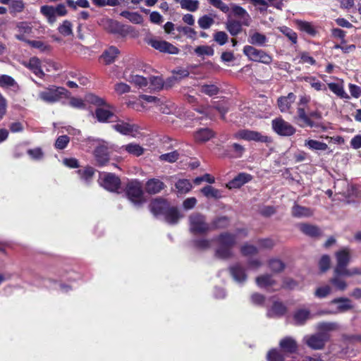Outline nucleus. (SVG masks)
<instances>
[{
    "label": "nucleus",
    "mask_w": 361,
    "mask_h": 361,
    "mask_svg": "<svg viewBox=\"0 0 361 361\" xmlns=\"http://www.w3.org/2000/svg\"><path fill=\"white\" fill-rule=\"evenodd\" d=\"M169 204L164 199L156 198L149 204V209L155 216L164 218Z\"/></svg>",
    "instance_id": "13"
},
{
    "label": "nucleus",
    "mask_w": 361,
    "mask_h": 361,
    "mask_svg": "<svg viewBox=\"0 0 361 361\" xmlns=\"http://www.w3.org/2000/svg\"><path fill=\"white\" fill-rule=\"evenodd\" d=\"M197 23L200 28L207 30L214 23V20L209 15H204L199 18Z\"/></svg>",
    "instance_id": "53"
},
{
    "label": "nucleus",
    "mask_w": 361,
    "mask_h": 361,
    "mask_svg": "<svg viewBox=\"0 0 361 361\" xmlns=\"http://www.w3.org/2000/svg\"><path fill=\"white\" fill-rule=\"evenodd\" d=\"M302 233L312 238H318L322 233L319 227H300Z\"/></svg>",
    "instance_id": "58"
},
{
    "label": "nucleus",
    "mask_w": 361,
    "mask_h": 361,
    "mask_svg": "<svg viewBox=\"0 0 361 361\" xmlns=\"http://www.w3.org/2000/svg\"><path fill=\"white\" fill-rule=\"evenodd\" d=\"M173 80V79H169L166 82H164L163 78L159 76H151L149 78V82L150 84V88L155 91H159L163 89L164 85L167 87H171L170 82Z\"/></svg>",
    "instance_id": "29"
},
{
    "label": "nucleus",
    "mask_w": 361,
    "mask_h": 361,
    "mask_svg": "<svg viewBox=\"0 0 361 361\" xmlns=\"http://www.w3.org/2000/svg\"><path fill=\"white\" fill-rule=\"evenodd\" d=\"M330 335L326 332H318L310 336L306 340V344L313 350H322L329 341Z\"/></svg>",
    "instance_id": "9"
},
{
    "label": "nucleus",
    "mask_w": 361,
    "mask_h": 361,
    "mask_svg": "<svg viewBox=\"0 0 361 361\" xmlns=\"http://www.w3.org/2000/svg\"><path fill=\"white\" fill-rule=\"evenodd\" d=\"M297 24L300 30L304 31L310 35H314L316 34V31L311 23L306 21L298 20Z\"/></svg>",
    "instance_id": "60"
},
{
    "label": "nucleus",
    "mask_w": 361,
    "mask_h": 361,
    "mask_svg": "<svg viewBox=\"0 0 361 361\" xmlns=\"http://www.w3.org/2000/svg\"><path fill=\"white\" fill-rule=\"evenodd\" d=\"M331 288L329 285L318 287L314 291V296L318 298H324L330 295Z\"/></svg>",
    "instance_id": "57"
},
{
    "label": "nucleus",
    "mask_w": 361,
    "mask_h": 361,
    "mask_svg": "<svg viewBox=\"0 0 361 361\" xmlns=\"http://www.w3.org/2000/svg\"><path fill=\"white\" fill-rule=\"evenodd\" d=\"M85 99L87 103L97 106V108L101 106L111 108V106L107 104L104 99L99 97L92 93H89L86 94Z\"/></svg>",
    "instance_id": "35"
},
{
    "label": "nucleus",
    "mask_w": 361,
    "mask_h": 361,
    "mask_svg": "<svg viewBox=\"0 0 361 361\" xmlns=\"http://www.w3.org/2000/svg\"><path fill=\"white\" fill-rule=\"evenodd\" d=\"M331 265V259L328 255H324L322 256L319 261V267L322 273L327 271Z\"/></svg>",
    "instance_id": "62"
},
{
    "label": "nucleus",
    "mask_w": 361,
    "mask_h": 361,
    "mask_svg": "<svg viewBox=\"0 0 361 361\" xmlns=\"http://www.w3.org/2000/svg\"><path fill=\"white\" fill-rule=\"evenodd\" d=\"M127 80L131 83H134L139 87H144L147 86L148 80L146 78L139 75H130Z\"/></svg>",
    "instance_id": "49"
},
{
    "label": "nucleus",
    "mask_w": 361,
    "mask_h": 361,
    "mask_svg": "<svg viewBox=\"0 0 361 361\" xmlns=\"http://www.w3.org/2000/svg\"><path fill=\"white\" fill-rule=\"evenodd\" d=\"M40 12L44 15L49 23L53 24L56 20V14L54 12V6H42L40 8Z\"/></svg>",
    "instance_id": "42"
},
{
    "label": "nucleus",
    "mask_w": 361,
    "mask_h": 361,
    "mask_svg": "<svg viewBox=\"0 0 361 361\" xmlns=\"http://www.w3.org/2000/svg\"><path fill=\"white\" fill-rule=\"evenodd\" d=\"M175 187L177 190V192L179 195L186 194L192 188V183L188 179H179L175 183Z\"/></svg>",
    "instance_id": "38"
},
{
    "label": "nucleus",
    "mask_w": 361,
    "mask_h": 361,
    "mask_svg": "<svg viewBox=\"0 0 361 361\" xmlns=\"http://www.w3.org/2000/svg\"><path fill=\"white\" fill-rule=\"evenodd\" d=\"M183 217V215L180 212L178 207L174 206L168 207V209L163 219L170 224H176L178 222V220Z\"/></svg>",
    "instance_id": "22"
},
{
    "label": "nucleus",
    "mask_w": 361,
    "mask_h": 361,
    "mask_svg": "<svg viewBox=\"0 0 361 361\" xmlns=\"http://www.w3.org/2000/svg\"><path fill=\"white\" fill-rule=\"evenodd\" d=\"M200 92L203 94H205L209 97H212L216 95L219 92V88L213 84L211 85H202L200 87Z\"/></svg>",
    "instance_id": "54"
},
{
    "label": "nucleus",
    "mask_w": 361,
    "mask_h": 361,
    "mask_svg": "<svg viewBox=\"0 0 361 361\" xmlns=\"http://www.w3.org/2000/svg\"><path fill=\"white\" fill-rule=\"evenodd\" d=\"M287 312L286 306L281 302L275 301L273 302L269 314L280 317L283 316Z\"/></svg>",
    "instance_id": "41"
},
{
    "label": "nucleus",
    "mask_w": 361,
    "mask_h": 361,
    "mask_svg": "<svg viewBox=\"0 0 361 361\" xmlns=\"http://www.w3.org/2000/svg\"><path fill=\"white\" fill-rule=\"evenodd\" d=\"M194 51L198 56H212L214 54V50L212 47L208 45L198 46L195 49Z\"/></svg>",
    "instance_id": "48"
},
{
    "label": "nucleus",
    "mask_w": 361,
    "mask_h": 361,
    "mask_svg": "<svg viewBox=\"0 0 361 361\" xmlns=\"http://www.w3.org/2000/svg\"><path fill=\"white\" fill-rule=\"evenodd\" d=\"M331 304H337L336 312H345L353 309L352 300L348 298L340 297L333 299Z\"/></svg>",
    "instance_id": "20"
},
{
    "label": "nucleus",
    "mask_w": 361,
    "mask_h": 361,
    "mask_svg": "<svg viewBox=\"0 0 361 361\" xmlns=\"http://www.w3.org/2000/svg\"><path fill=\"white\" fill-rule=\"evenodd\" d=\"M292 215L296 218L309 217L312 215V210L307 207L300 206L296 203L291 209Z\"/></svg>",
    "instance_id": "30"
},
{
    "label": "nucleus",
    "mask_w": 361,
    "mask_h": 361,
    "mask_svg": "<svg viewBox=\"0 0 361 361\" xmlns=\"http://www.w3.org/2000/svg\"><path fill=\"white\" fill-rule=\"evenodd\" d=\"M94 154L95 160L99 166H105L109 161L108 148L104 145L96 147Z\"/></svg>",
    "instance_id": "19"
},
{
    "label": "nucleus",
    "mask_w": 361,
    "mask_h": 361,
    "mask_svg": "<svg viewBox=\"0 0 361 361\" xmlns=\"http://www.w3.org/2000/svg\"><path fill=\"white\" fill-rule=\"evenodd\" d=\"M345 276V274H339L336 272H334V276L329 280V283L334 286L336 290L340 291H344L347 287L348 283L342 279Z\"/></svg>",
    "instance_id": "28"
},
{
    "label": "nucleus",
    "mask_w": 361,
    "mask_h": 361,
    "mask_svg": "<svg viewBox=\"0 0 361 361\" xmlns=\"http://www.w3.org/2000/svg\"><path fill=\"white\" fill-rule=\"evenodd\" d=\"M242 21L236 20H228L226 23V28L232 36H236L242 31Z\"/></svg>",
    "instance_id": "36"
},
{
    "label": "nucleus",
    "mask_w": 361,
    "mask_h": 361,
    "mask_svg": "<svg viewBox=\"0 0 361 361\" xmlns=\"http://www.w3.org/2000/svg\"><path fill=\"white\" fill-rule=\"evenodd\" d=\"M310 317V311L307 309L297 310L293 314L295 324L298 326L304 325Z\"/></svg>",
    "instance_id": "33"
},
{
    "label": "nucleus",
    "mask_w": 361,
    "mask_h": 361,
    "mask_svg": "<svg viewBox=\"0 0 361 361\" xmlns=\"http://www.w3.org/2000/svg\"><path fill=\"white\" fill-rule=\"evenodd\" d=\"M113 107L111 106V109ZM111 108L104 109L102 106L96 109L94 116L100 123H106L114 116V114L110 110Z\"/></svg>",
    "instance_id": "25"
},
{
    "label": "nucleus",
    "mask_w": 361,
    "mask_h": 361,
    "mask_svg": "<svg viewBox=\"0 0 361 361\" xmlns=\"http://www.w3.org/2000/svg\"><path fill=\"white\" fill-rule=\"evenodd\" d=\"M189 220L190 226H207L205 216L199 212L192 214Z\"/></svg>",
    "instance_id": "45"
},
{
    "label": "nucleus",
    "mask_w": 361,
    "mask_h": 361,
    "mask_svg": "<svg viewBox=\"0 0 361 361\" xmlns=\"http://www.w3.org/2000/svg\"><path fill=\"white\" fill-rule=\"evenodd\" d=\"M237 236L235 234L223 233L220 234L216 241L219 247L216 250L215 255L220 259H228L232 257V248L236 244Z\"/></svg>",
    "instance_id": "2"
},
{
    "label": "nucleus",
    "mask_w": 361,
    "mask_h": 361,
    "mask_svg": "<svg viewBox=\"0 0 361 361\" xmlns=\"http://www.w3.org/2000/svg\"><path fill=\"white\" fill-rule=\"evenodd\" d=\"M200 191L203 195L208 199L212 198L214 200H219L223 197L221 190L216 189L209 185L202 188Z\"/></svg>",
    "instance_id": "34"
},
{
    "label": "nucleus",
    "mask_w": 361,
    "mask_h": 361,
    "mask_svg": "<svg viewBox=\"0 0 361 361\" xmlns=\"http://www.w3.org/2000/svg\"><path fill=\"white\" fill-rule=\"evenodd\" d=\"M0 87L2 88L14 87L19 88L16 81L11 76L8 75H0Z\"/></svg>",
    "instance_id": "44"
},
{
    "label": "nucleus",
    "mask_w": 361,
    "mask_h": 361,
    "mask_svg": "<svg viewBox=\"0 0 361 361\" xmlns=\"http://www.w3.org/2000/svg\"><path fill=\"white\" fill-rule=\"evenodd\" d=\"M243 52L251 61L269 65L273 61L272 56L267 52L262 49H258L252 45H245L243 47Z\"/></svg>",
    "instance_id": "5"
},
{
    "label": "nucleus",
    "mask_w": 361,
    "mask_h": 361,
    "mask_svg": "<svg viewBox=\"0 0 361 361\" xmlns=\"http://www.w3.org/2000/svg\"><path fill=\"white\" fill-rule=\"evenodd\" d=\"M297 114L298 119L302 121L305 126L310 128L326 129L321 122L322 116L320 111L316 110L307 114L304 108L298 107Z\"/></svg>",
    "instance_id": "4"
},
{
    "label": "nucleus",
    "mask_w": 361,
    "mask_h": 361,
    "mask_svg": "<svg viewBox=\"0 0 361 361\" xmlns=\"http://www.w3.org/2000/svg\"><path fill=\"white\" fill-rule=\"evenodd\" d=\"M25 8V4L22 0H12L10 2L9 10L11 14L22 12Z\"/></svg>",
    "instance_id": "55"
},
{
    "label": "nucleus",
    "mask_w": 361,
    "mask_h": 361,
    "mask_svg": "<svg viewBox=\"0 0 361 361\" xmlns=\"http://www.w3.org/2000/svg\"><path fill=\"white\" fill-rule=\"evenodd\" d=\"M102 186L109 191L117 192L121 186V180L113 173H106L104 176Z\"/></svg>",
    "instance_id": "16"
},
{
    "label": "nucleus",
    "mask_w": 361,
    "mask_h": 361,
    "mask_svg": "<svg viewBox=\"0 0 361 361\" xmlns=\"http://www.w3.org/2000/svg\"><path fill=\"white\" fill-rule=\"evenodd\" d=\"M280 31L286 35L293 44L297 43L298 36L297 34L290 28L283 26L280 27Z\"/></svg>",
    "instance_id": "63"
},
{
    "label": "nucleus",
    "mask_w": 361,
    "mask_h": 361,
    "mask_svg": "<svg viewBox=\"0 0 361 361\" xmlns=\"http://www.w3.org/2000/svg\"><path fill=\"white\" fill-rule=\"evenodd\" d=\"M180 4L183 9L195 12L199 8L200 3L198 0H181Z\"/></svg>",
    "instance_id": "46"
},
{
    "label": "nucleus",
    "mask_w": 361,
    "mask_h": 361,
    "mask_svg": "<svg viewBox=\"0 0 361 361\" xmlns=\"http://www.w3.org/2000/svg\"><path fill=\"white\" fill-rule=\"evenodd\" d=\"M26 67L30 69L36 76L42 78L44 75V73L41 67V61L37 57H32L30 59Z\"/></svg>",
    "instance_id": "24"
},
{
    "label": "nucleus",
    "mask_w": 361,
    "mask_h": 361,
    "mask_svg": "<svg viewBox=\"0 0 361 361\" xmlns=\"http://www.w3.org/2000/svg\"><path fill=\"white\" fill-rule=\"evenodd\" d=\"M233 137L236 139H242L247 141H255L264 143H269L271 142L270 137L264 135L257 131L246 129L238 130L234 134Z\"/></svg>",
    "instance_id": "8"
},
{
    "label": "nucleus",
    "mask_w": 361,
    "mask_h": 361,
    "mask_svg": "<svg viewBox=\"0 0 361 361\" xmlns=\"http://www.w3.org/2000/svg\"><path fill=\"white\" fill-rule=\"evenodd\" d=\"M58 30L59 32L64 36H69L73 34L72 24L67 20L63 22V24L59 27Z\"/></svg>",
    "instance_id": "64"
},
{
    "label": "nucleus",
    "mask_w": 361,
    "mask_h": 361,
    "mask_svg": "<svg viewBox=\"0 0 361 361\" xmlns=\"http://www.w3.org/2000/svg\"><path fill=\"white\" fill-rule=\"evenodd\" d=\"M245 151V147L238 143H233L227 147L226 154L230 158H240Z\"/></svg>",
    "instance_id": "27"
},
{
    "label": "nucleus",
    "mask_w": 361,
    "mask_h": 361,
    "mask_svg": "<svg viewBox=\"0 0 361 361\" xmlns=\"http://www.w3.org/2000/svg\"><path fill=\"white\" fill-rule=\"evenodd\" d=\"M176 29L178 32L183 33L187 38L192 40H195L197 39V32L190 27L178 26Z\"/></svg>",
    "instance_id": "51"
},
{
    "label": "nucleus",
    "mask_w": 361,
    "mask_h": 361,
    "mask_svg": "<svg viewBox=\"0 0 361 361\" xmlns=\"http://www.w3.org/2000/svg\"><path fill=\"white\" fill-rule=\"evenodd\" d=\"M295 99V95L290 92L287 97H281L278 99V106L281 112H286L289 110L292 103Z\"/></svg>",
    "instance_id": "32"
},
{
    "label": "nucleus",
    "mask_w": 361,
    "mask_h": 361,
    "mask_svg": "<svg viewBox=\"0 0 361 361\" xmlns=\"http://www.w3.org/2000/svg\"><path fill=\"white\" fill-rule=\"evenodd\" d=\"M125 193L128 200L137 208L145 202L142 185L137 180H132L127 183Z\"/></svg>",
    "instance_id": "3"
},
{
    "label": "nucleus",
    "mask_w": 361,
    "mask_h": 361,
    "mask_svg": "<svg viewBox=\"0 0 361 361\" xmlns=\"http://www.w3.org/2000/svg\"><path fill=\"white\" fill-rule=\"evenodd\" d=\"M336 264L334 269V272L342 274L348 269V266L351 260L350 250L348 247H343L335 252Z\"/></svg>",
    "instance_id": "7"
},
{
    "label": "nucleus",
    "mask_w": 361,
    "mask_h": 361,
    "mask_svg": "<svg viewBox=\"0 0 361 361\" xmlns=\"http://www.w3.org/2000/svg\"><path fill=\"white\" fill-rule=\"evenodd\" d=\"M329 88L331 91H332L334 94H336L338 97L341 98H348V95L345 92L343 87L342 85L335 83V82H331L328 84Z\"/></svg>",
    "instance_id": "50"
},
{
    "label": "nucleus",
    "mask_w": 361,
    "mask_h": 361,
    "mask_svg": "<svg viewBox=\"0 0 361 361\" xmlns=\"http://www.w3.org/2000/svg\"><path fill=\"white\" fill-rule=\"evenodd\" d=\"M77 173L82 181L88 184L92 180L94 169L91 166H86L82 169L78 170Z\"/></svg>",
    "instance_id": "39"
},
{
    "label": "nucleus",
    "mask_w": 361,
    "mask_h": 361,
    "mask_svg": "<svg viewBox=\"0 0 361 361\" xmlns=\"http://www.w3.org/2000/svg\"><path fill=\"white\" fill-rule=\"evenodd\" d=\"M279 347L285 353L293 354L298 350V345L296 341L290 336H286L279 342Z\"/></svg>",
    "instance_id": "18"
},
{
    "label": "nucleus",
    "mask_w": 361,
    "mask_h": 361,
    "mask_svg": "<svg viewBox=\"0 0 361 361\" xmlns=\"http://www.w3.org/2000/svg\"><path fill=\"white\" fill-rule=\"evenodd\" d=\"M165 188L164 182L158 178L149 179L145 184L146 192L151 195L160 192Z\"/></svg>",
    "instance_id": "21"
},
{
    "label": "nucleus",
    "mask_w": 361,
    "mask_h": 361,
    "mask_svg": "<svg viewBox=\"0 0 361 361\" xmlns=\"http://www.w3.org/2000/svg\"><path fill=\"white\" fill-rule=\"evenodd\" d=\"M147 43L152 47L162 53L178 54L179 52V49L176 47L165 40L150 39Z\"/></svg>",
    "instance_id": "12"
},
{
    "label": "nucleus",
    "mask_w": 361,
    "mask_h": 361,
    "mask_svg": "<svg viewBox=\"0 0 361 361\" xmlns=\"http://www.w3.org/2000/svg\"><path fill=\"white\" fill-rule=\"evenodd\" d=\"M267 361H284L285 357L277 349L272 348L267 353Z\"/></svg>",
    "instance_id": "56"
},
{
    "label": "nucleus",
    "mask_w": 361,
    "mask_h": 361,
    "mask_svg": "<svg viewBox=\"0 0 361 361\" xmlns=\"http://www.w3.org/2000/svg\"><path fill=\"white\" fill-rule=\"evenodd\" d=\"M112 127L116 131L122 135L133 137H135L139 130V127L137 125L130 124L123 121H118L116 124L113 125Z\"/></svg>",
    "instance_id": "14"
},
{
    "label": "nucleus",
    "mask_w": 361,
    "mask_h": 361,
    "mask_svg": "<svg viewBox=\"0 0 361 361\" xmlns=\"http://www.w3.org/2000/svg\"><path fill=\"white\" fill-rule=\"evenodd\" d=\"M247 41L251 45L264 47L268 42V38L261 32H250Z\"/></svg>",
    "instance_id": "23"
},
{
    "label": "nucleus",
    "mask_w": 361,
    "mask_h": 361,
    "mask_svg": "<svg viewBox=\"0 0 361 361\" xmlns=\"http://www.w3.org/2000/svg\"><path fill=\"white\" fill-rule=\"evenodd\" d=\"M214 136V133L208 128H200L197 130L194 134L195 140L200 142H207Z\"/></svg>",
    "instance_id": "31"
},
{
    "label": "nucleus",
    "mask_w": 361,
    "mask_h": 361,
    "mask_svg": "<svg viewBox=\"0 0 361 361\" xmlns=\"http://www.w3.org/2000/svg\"><path fill=\"white\" fill-rule=\"evenodd\" d=\"M305 147L313 151H325L328 149L326 143L316 140H307L305 141Z\"/></svg>",
    "instance_id": "37"
},
{
    "label": "nucleus",
    "mask_w": 361,
    "mask_h": 361,
    "mask_svg": "<svg viewBox=\"0 0 361 361\" xmlns=\"http://www.w3.org/2000/svg\"><path fill=\"white\" fill-rule=\"evenodd\" d=\"M257 285L261 288H265L268 291L275 292L281 290L280 285L274 279L271 274H262L255 279Z\"/></svg>",
    "instance_id": "10"
},
{
    "label": "nucleus",
    "mask_w": 361,
    "mask_h": 361,
    "mask_svg": "<svg viewBox=\"0 0 361 361\" xmlns=\"http://www.w3.org/2000/svg\"><path fill=\"white\" fill-rule=\"evenodd\" d=\"M229 271L233 278L239 283L244 282L247 279L245 269L239 264L231 267Z\"/></svg>",
    "instance_id": "26"
},
{
    "label": "nucleus",
    "mask_w": 361,
    "mask_h": 361,
    "mask_svg": "<svg viewBox=\"0 0 361 361\" xmlns=\"http://www.w3.org/2000/svg\"><path fill=\"white\" fill-rule=\"evenodd\" d=\"M101 25L106 32L118 35L122 37H126L130 31V27L126 26L116 20L109 18L103 19L101 22Z\"/></svg>",
    "instance_id": "6"
},
{
    "label": "nucleus",
    "mask_w": 361,
    "mask_h": 361,
    "mask_svg": "<svg viewBox=\"0 0 361 361\" xmlns=\"http://www.w3.org/2000/svg\"><path fill=\"white\" fill-rule=\"evenodd\" d=\"M120 15L135 24H140L143 21L142 16L137 12L123 11L120 13Z\"/></svg>",
    "instance_id": "43"
},
{
    "label": "nucleus",
    "mask_w": 361,
    "mask_h": 361,
    "mask_svg": "<svg viewBox=\"0 0 361 361\" xmlns=\"http://www.w3.org/2000/svg\"><path fill=\"white\" fill-rule=\"evenodd\" d=\"M252 179V176L251 174L241 172L228 182L226 187L230 190L240 188L245 183L250 182Z\"/></svg>",
    "instance_id": "15"
},
{
    "label": "nucleus",
    "mask_w": 361,
    "mask_h": 361,
    "mask_svg": "<svg viewBox=\"0 0 361 361\" xmlns=\"http://www.w3.org/2000/svg\"><path fill=\"white\" fill-rule=\"evenodd\" d=\"M272 128L277 134L282 136H290L295 133V128L281 118L272 121Z\"/></svg>",
    "instance_id": "11"
},
{
    "label": "nucleus",
    "mask_w": 361,
    "mask_h": 361,
    "mask_svg": "<svg viewBox=\"0 0 361 361\" xmlns=\"http://www.w3.org/2000/svg\"><path fill=\"white\" fill-rule=\"evenodd\" d=\"M118 54L119 50L118 48L111 46L103 52L102 57L104 59L106 63L110 64L114 61Z\"/></svg>",
    "instance_id": "40"
},
{
    "label": "nucleus",
    "mask_w": 361,
    "mask_h": 361,
    "mask_svg": "<svg viewBox=\"0 0 361 361\" xmlns=\"http://www.w3.org/2000/svg\"><path fill=\"white\" fill-rule=\"evenodd\" d=\"M269 267L273 272L279 273L284 270L286 264L279 259H271L269 261Z\"/></svg>",
    "instance_id": "52"
},
{
    "label": "nucleus",
    "mask_w": 361,
    "mask_h": 361,
    "mask_svg": "<svg viewBox=\"0 0 361 361\" xmlns=\"http://www.w3.org/2000/svg\"><path fill=\"white\" fill-rule=\"evenodd\" d=\"M71 92L63 87L49 85L39 92L37 98L47 104L59 102L63 98H70Z\"/></svg>",
    "instance_id": "1"
},
{
    "label": "nucleus",
    "mask_w": 361,
    "mask_h": 361,
    "mask_svg": "<svg viewBox=\"0 0 361 361\" xmlns=\"http://www.w3.org/2000/svg\"><path fill=\"white\" fill-rule=\"evenodd\" d=\"M125 150L130 154L139 157L144 153V149L138 144L130 143L123 146Z\"/></svg>",
    "instance_id": "47"
},
{
    "label": "nucleus",
    "mask_w": 361,
    "mask_h": 361,
    "mask_svg": "<svg viewBox=\"0 0 361 361\" xmlns=\"http://www.w3.org/2000/svg\"><path fill=\"white\" fill-rule=\"evenodd\" d=\"M240 252L243 256L248 257L257 254V248L252 245L245 243L240 247Z\"/></svg>",
    "instance_id": "59"
},
{
    "label": "nucleus",
    "mask_w": 361,
    "mask_h": 361,
    "mask_svg": "<svg viewBox=\"0 0 361 361\" xmlns=\"http://www.w3.org/2000/svg\"><path fill=\"white\" fill-rule=\"evenodd\" d=\"M179 154L177 151H173L169 153L162 154L159 156V160L169 163H173L178 160Z\"/></svg>",
    "instance_id": "61"
},
{
    "label": "nucleus",
    "mask_w": 361,
    "mask_h": 361,
    "mask_svg": "<svg viewBox=\"0 0 361 361\" xmlns=\"http://www.w3.org/2000/svg\"><path fill=\"white\" fill-rule=\"evenodd\" d=\"M231 11L233 16L240 19L243 25H250L251 23V17L244 8L237 4H231Z\"/></svg>",
    "instance_id": "17"
}]
</instances>
